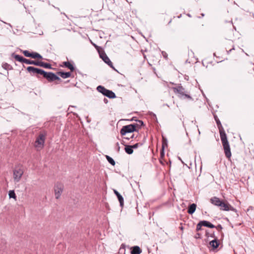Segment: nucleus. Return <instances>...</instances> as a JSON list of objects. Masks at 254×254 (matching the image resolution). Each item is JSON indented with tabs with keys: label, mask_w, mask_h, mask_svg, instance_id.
Instances as JSON below:
<instances>
[{
	"label": "nucleus",
	"mask_w": 254,
	"mask_h": 254,
	"mask_svg": "<svg viewBox=\"0 0 254 254\" xmlns=\"http://www.w3.org/2000/svg\"><path fill=\"white\" fill-rule=\"evenodd\" d=\"M27 70L31 75H36L38 78L39 77V75H42L49 82H53L55 80H61V78L59 76L52 72H46L42 69L34 66H28L27 67Z\"/></svg>",
	"instance_id": "nucleus-1"
},
{
	"label": "nucleus",
	"mask_w": 254,
	"mask_h": 254,
	"mask_svg": "<svg viewBox=\"0 0 254 254\" xmlns=\"http://www.w3.org/2000/svg\"><path fill=\"white\" fill-rule=\"evenodd\" d=\"M215 120L216 121L217 126L219 129L220 136L224 150V153L227 158H230L231 156V152L230 150V145L227 139V135L222 128L221 122L216 117H215Z\"/></svg>",
	"instance_id": "nucleus-2"
},
{
	"label": "nucleus",
	"mask_w": 254,
	"mask_h": 254,
	"mask_svg": "<svg viewBox=\"0 0 254 254\" xmlns=\"http://www.w3.org/2000/svg\"><path fill=\"white\" fill-rule=\"evenodd\" d=\"M11 56L15 59V60L19 62L25 63L28 64H34L37 66L43 67L44 68L51 69L52 68L51 64L42 61H32L29 59H25L23 57L12 53Z\"/></svg>",
	"instance_id": "nucleus-3"
},
{
	"label": "nucleus",
	"mask_w": 254,
	"mask_h": 254,
	"mask_svg": "<svg viewBox=\"0 0 254 254\" xmlns=\"http://www.w3.org/2000/svg\"><path fill=\"white\" fill-rule=\"evenodd\" d=\"M210 202L213 205L220 207V209L223 211H232L236 212V209L232 206L229 203L225 202L221 200L220 198L216 196L212 197L210 198Z\"/></svg>",
	"instance_id": "nucleus-4"
},
{
	"label": "nucleus",
	"mask_w": 254,
	"mask_h": 254,
	"mask_svg": "<svg viewBox=\"0 0 254 254\" xmlns=\"http://www.w3.org/2000/svg\"><path fill=\"white\" fill-rule=\"evenodd\" d=\"M136 130V125L130 124L123 126L120 130V133L122 135H125L127 133H131Z\"/></svg>",
	"instance_id": "nucleus-5"
},
{
	"label": "nucleus",
	"mask_w": 254,
	"mask_h": 254,
	"mask_svg": "<svg viewBox=\"0 0 254 254\" xmlns=\"http://www.w3.org/2000/svg\"><path fill=\"white\" fill-rule=\"evenodd\" d=\"M45 140V134L40 133L35 141L34 145L35 147L37 148H42L44 146Z\"/></svg>",
	"instance_id": "nucleus-6"
},
{
	"label": "nucleus",
	"mask_w": 254,
	"mask_h": 254,
	"mask_svg": "<svg viewBox=\"0 0 254 254\" xmlns=\"http://www.w3.org/2000/svg\"><path fill=\"white\" fill-rule=\"evenodd\" d=\"M23 174V170L20 168L17 167L14 169L13 170V179L15 183H18L19 182Z\"/></svg>",
	"instance_id": "nucleus-7"
},
{
	"label": "nucleus",
	"mask_w": 254,
	"mask_h": 254,
	"mask_svg": "<svg viewBox=\"0 0 254 254\" xmlns=\"http://www.w3.org/2000/svg\"><path fill=\"white\" fill-rule=\"evenodd\" d=\"M64 189V186L62 184L57 183L55 186V194L56 198L58 199L62 192Z\"/></svg>",
	"instance_id": "nucleus-8"
},
{
	"label": "nucleus",
	"mask_w": 254,
	"mask_h": 254,
	"mask_svg": "<svg viewBox=\"0 0 254 254\" xmlns=\"http://www.w3.org/2000/svg\"><path fill=\"white\" fill-rule=\"evenodd\" d=\"M100 57L103 60V61L106 64H107L110 67L113 68L114 69H115L113 66V63L104 52L100 53Z\"/></svg>",
	"instance_id": "nucleus-9"
},
{
	"label": "nucleus",
	"mask_w": 254,
	"mask_h": 254,
	"mask_svg": "<svg viewBox=\"0 0 254 254\" xmlns=\"http://www.w3.org/2000/svg\"><path fill=\"white\" fill-rule=\"evenodd\" d=\"M174 91L175 93L179 94L181 97H183L185 95V89L182 86H177L173 88Z\"/></svg>",
	"instance_id": "nucleus-10"
},
{
	"label": "nucleus",
	"mask_w": 254,
	"mask_h": 254,
	"mask_svg": "<svg viewBox=\"0 0 254 254\" xmlns=\"http://www.w3.org/2000/svg\"><path fill=\"white\" fill-rule=\"evenodd\" d=\"M162 136V151L161 152V157L164 156V150L166 147H167V139L163 135Z\"/></svg>",
	"instance_id": "nucleus-11"
},
{
	"label": "nucleus",
	"mask_w": 254,
	"mask_h": 254,
	"mask_svg": "<svg viewBox=\"0 0 254 254\" xmlns=\"http://www.w3.org/2000/svg\"><path fill=\"white\" fill-rule=\"evenodd\" d=\"M114 192L118 198V200L119 201L121 206L123 207V206L124 205V198H123V197L120 194V193L117 190H114Z\"/></svg>",
	"instance_id": "nucleus-12"
},
{
	"label": "nucleus",
	"mask_w": 254,
	"mask_h": 254,
	"mask_svg": "<svg viewBox=\"0 0 254 254\" xmlns=\"http://www.w3.org/2000/svg\"><path fill=\"white\" fill-rule=\"evenodd\" d=\"M110 99H114L116 97V94L112 91L107 89L104 95Z\"/></svg>",
	"instance_id": "nucleus-13"
},
{
	"label": "nucleus",
	"mask_w": 254,
	"mask_h": 254,
	"mask_svg": "<svg viewBox=\"0 0 254 254\" xmlns=\"http://www.w3.org/2000/svg\"><path fill=\"white\" fill-rule=\"evenodd\" d=\"M209 245L211 247L213 248V249H215L218 247L219 245V242L218 240L215 238L214 240L209 242Z\"/></svg>",
	"instance_id": "nucleus-14"
},
{
	"label": "nucleus",
	"mask_w": 254,
	"mask_h": 254,
	"mask_svg": "<svg viewBox=\"0 0 254 254\" xmlns=\"http://www.w3.org/2000/svg\"><path fill=\"white\" fill-rule=\"evenodd\" d=\"M57 73L61 77L64 79L69 77L71 76V73L70 72L59 71Z\"/></svg>",
	"instance_id": "nucleus-15"
},
{
	"label": "nucleus",
	"mask_w": 254,
	"mask_h": 254,
	"mask_svg": "<svg viewBox=\"0 0 254 254\" xmlns=\"http://www.w3.org/2000/svg\"><path fill=\"white\" fill-rule=\"evenodd\" d=\"M63 64L64 66L69 69L71 71H73L75 69L73 64L69 62H64Z\"/></svg>",
	"instance_id": "nucleus-16"
},
{
	"label": "nucleus",
	"mask_w": 254,
	"mask_h": 254,
	"mask_svg": "<svg viewBox=\"0 0 254 254\" xmlns=\"http://www.w3.org/2000/svg\"><path fill=\"white\" fill-rule=\"evenodd\" d=\"M196 205L195 203L190 204L188 209V212L190 214H192L195 211Z\"/></svg>",
	"instance_id": "nucleus-17"
},
{
	"label": "nucleus",
	"mask_w": 254,
	"mask_h": 254,
	"mask_svg": "<svg viewBox=\"0 0 254 254\" xmlns=\"http://www.w3.org/2000/svg\"><path fill=\"white\" fill-rule=\"evenodd\" d=\"M200 222H201L202 226H205V227H207L210 228H215V226L208 221L202 220V221H200Z\"/></svg>",
	"instance_id": "nucleus-18"
},
{
	"label": "nucleus",
	"mask_w": 254,
	"mask_h": 254,
	"mask_svg": "<svg viewBox=\"0 0 254 254\" xmlns=\"http://www.w3.org/2000/svg\"><path fill=\"white\" fill-rule=\"evenodd\" d=\"M141 253V250L138 246H134L132 248L131 254H140Z\"/></svg>",
	"instance_id": "nucleus-19"
},
{
	"label": "nucleus",
	"mask_w": 254,
	"mask_h": 254,
	"mask_svg": "<svg viewBox=\"0 0 254 254\" xmlns=\"http://www.w3.org/2000/svg\"><path fill=\"white\" fill-rule=\"evenodd\" d=\"M125 150L128 154H131L133 152L131 145H125Z\"/></svg>",
	"instance_id": "nucleus-20"
},
{
	"label": "nucleus",
	"mask_w": 254,
	"mask_h": 254,
	"mask_svg": "<svg viewBox=\"0 0 254 254\" xmlns=\"http://www.w3.org/2000/svg\"><path fill=\"white\" fill-rule=\"evenodd\" d=\"M107 90V89L105 88L104 86L102 85H99L97 87V90L99 92L101 93L103 95H104Z\"/></svg>",
	"instance_id": "nucleus-21"
},
{
	"label": "nucleus",
	"mask_w": 254,
	"mask_h": 254,
	"mask_svg": "<svg viewBox=\"0 0 254 254\" xmlns=\"http://www.w3.org/2000/svg\"><path fill=\"white\" fill-rule=\"evenodd\" d=\"M31 58L34 59L37 58L40 59H42L43 58L42 56L40 54L36 52L32 53Z\"/></svg>",
	"instance_id": "nucleus-22"
},
{
	"label": "nucleus",
	"mask_w": 254,
	"mask_h": 254,
	"mask_svg": "<svg viewBox=\"0 0 254 254\" xmlns=\"http://www.w3.org/2000/svg\"><path fill=\"white\" fill-rule=\"evenodd\" d=\"M106 159L109 162V163H110L113 166H114L115 165V161L114 160V159L110 157L109 156L107 155L106 156Z\"/></svg>",
	"instance_id": "nucleus-23"
},
{
	"label": "nucleus",
	"mask_w": 254,
	"mask_h": 254,
	"mask_svg": "<svg viewBox=\"0 0 254 254\" xmlns=\"http://www.w3.org/2000/svg\"><path fill=\"white\" fill-rule=\"evenodd\" d=\"M10 198H16V196L13 190H10L8 193Z\"/></svg>",
	"instance_id": "nucleus-24"
},
{
	"label": "nucleus",
	"mask_w": 254,
	"mask_h": 254,
	"mask_svg": "<svg viewBox=\"0 0 254 254\" xmlns=\"http://www.w3.org/2000/svg\"><path fill=\"white\" fill-rule=\"evenodd\" d=\"M23 54L26 57H32V53H30L28 51L25 50L23 51Z\"/></svg>",
	"instance_id": "nucleus-25"
},
{
	"label": "nucleus",
	"mask_w": 254,
	"mask_h": 254,
	"mask_svg": "<svg viewBox=\"0 0 254 254\" xmlns=\"http://www.w3.org/2000/svg\"><path fill=\"white\" fill-rule=\"evenodd\" d=\"M150 116L152 121L157 122V118L156 115L154 113H151Z\"/></svg>",
	"instance_id": "nucleus-26"
},
{
	"label": "nucleus",
	"mask_w": 254,
	"mask_h": 254,
	"mask_svg": "<svg viewBox=\"0 0 254 254\" xmlns=\"http://www.w3.org/2000/svg\"><path fill=\"white\" fill-rule=\"evenodd\" d=\"M142 144H143L142 143H137L133 145H131V147H132V149H136V148H138L139 146H142Z\"/></svg>",
	"instance_id": "nucleus-27"
},
{
	"label": "nucleus",
	"mask_w": 254,
	"mask_h": 254,
	"mask_svg": "<svg viewBox=\"0 0 254 254\" xmlns=\"http://www.w3.org/2000/svg\"><path fill=\"white\" fill-rule=\"evenodd\" d=\"M202 226V225L200 221H199V222L196 225V230L197 231H200L201 229Z\"/></svg>",
	"instance_id": "nucleus-28"
},
{
	"label": "nucleus",
	"mask_w": 254,
	"mask_h": 254,
	"mask_svg": "<svg viewBox=\"0 0 254 254\" xmlns=\"http://www.w3.org/2000/svg\"><path fill=\"white\" fill-rule=\"evenodd\" d=\"M116 150H117V152H119L120 150V147L119 142H117L116 144Z\"/></svg>",
	"instance_id": "nucleus-29"
},
{
	"label": "nucleus",
	"mask_w": 254,
	"mask_h": 254,
	"mask_svg": "<svg viewBox=\"0 0 254 254\" xmlns=\"http://www.w3.org/2000/svg\"><path fill=\"white\" fill-rule=\"evenodd\" d=\"M162 56H163V57L165 59H167L168 55H167V54L165 52L162 51Z\"/></svg>",
	"instance_id": "nucleus-30"
},
{
	"label": "nucleus",
	"mask_w": 254,
	"mask_h": 254,
	"mask_svg": "<svg viewBox=\"0 0 254 254\" xmlns=\"http://www.w3.org/2000/svg\"><path fill=\"white\" fill-rule=\"evenodd\" d=\"M215 228L219 231L223 229L222 225L220 224L218 225L217 226H215Z\"/></svg>",
	"instance_id": "nucleus-31"
},
{
	"label": "nucleus",
	"mask_w": 254,
	"mask_h": 254,
	"mask_svg": "<svg viewBox=\"0 0 254 254\" xmlns=\"http://www.w3.org/2000/svg\"><path fill=\"white\" fill-rule=\"evenodd\" d=\"M183 97L187 98L190 100H191L192 99V98L188 94H185V95H184Z\"/></svg>",
	"instance_id": "nucleus-32"
},
{
	"label": "nucleus",
	"mask_w": 254,
	"mask_h": 254,
	"mask_svg": "<svg viewBox=\"0 0 254 254\" xmlns=\"http://www.w3.org/2000/svg\"><path fill=\"white\" fill-rule=\"evenodd\" d=\"M9 66H10V65H9L8 64H4V65H3V67L5 69H8V68H9Z\"/></svg>",
	"instance_id": "nucleus-33"
},
{
	"label": "nucleus",
	"mask_w": 254,
	"mask_h": 254,
	"mask_svg": "<svg viewBox=\"0 0 254 254\" xmlns=\"http://www.w3.org/2000/svg\"><path fill=\"white\" fill-rule=\"evenodd\" d=\"M103 102L105 104H107L108 103V100L106 99V98H104L103 99Z\"/></svg>",
	"instance_id": "nucleus-34"
},
{
	"label": "nucleus",
	"mask_w": 254,
	"mask_h": 254,
	"mask_svg": "<svg viewBox=\"0 0 254 254\" xmlns=\"http://www.w3.org/2000/svg\"><path fill=\"white\" fill-rule=\"evenodd\" d=\"M197 236H195V238H199V233H197Z\"/></svg>",
	"instance_id": "nucleus-35"
},
{
	"label": "nucleus",
	"mask_w": 254,
	"mask_h": 254,
	"mask_svg": "<svg viewBox=\"0 0 254 254\" xmlns=\"http://www.w3.org/2000/svg\"><path fill=\"white\" fill-rule=\"evenodd\" d=\"M233 50H234V48H233L232 49H230L229 51H228V53L231 52Z\"/></svg>",
	"instance_id": "nucleus-36"
},
{
	"label": "nucleus",
	"mask_w": 254,
	"mask_h": 254,
	"mask_svg": "<svg viewBox=\"0 0 254 254\" xmlns=\"http://www.w3.org/2000/svg\"><path fill=\"white\" fill-rule=\"evenodd\" d=\"M92 43L93 45L95 47H97V46H96V44H94V43Z\"/></svg>",
	"instance_id": "nucleus-37"
},
{
	"label": "nucleus",
	"mask_w": 254,
	"mask_h": 254,
	"mask_svg": "<svg viewBox=\"0 0 254 254\" xmlns=\"http://www.w3.org/2000/svg\"><path fill=\"white\" fill-rule=\"evenodd\" d=\"M139 122L140 123V124H143V122L142 121H139Z\"/></svg>",
	"instance_id": "nucleus-38"
},
{
	"label": "nucleus",
	"mask_w": 254,
	"mask_h": 254,
	"mask_svg": "<svg viewBox=\"0 0 254 254\" xmlns=\"http://www.w3.org/2000/svg\"><path fill=\"white\" fill-rule=\"evenodd\" d=\"M130 138H133V135H131V136H130Z\"/></svg>",
	"instance_id": "nucleus-39"
},
{
	"label": "nucleus",
	"mask_w": 254,
	"mask_h": 254,
	"mask_svg": "<svg viewBox=\"0 0 254 254\" xmlns=\"http://www.w3.org/2000/svg\"><path fill=\"white\" fill-rule=\"evenodd\" d=\"M125 138L127 139H129V137H126Z\"/></svg>",
	"instance_id": "nucleus-40"
},
{
	"label": "nucleus",
	"mask_w": 254,
	"mask_h": 254,
	"mask_svg": "<svg viewBox=\"0 0 254 254\" xmlns=\"http://www.w3.org/2000/svg\"><path fill=\"white\" fill-rule=\"evenodd\" d=\"M181 161L182 162V163H184V162H183L182 160H181Z\"/></svg>",
	"instance_id": "nucleus-41"
},
{
	"label": "nucleus",
	"mask_w": 254,
	"mask_h": 254,
	"mask_svg": "<svg viewBox=\"0 0 254 254\" xmlns=\"http://www.w3.org/2000/svg\"><path fill=\"white\" fill-rule=\"evenodd\" d=\"M181 161L182 162V163H184V162H183L182 160H181Z\"/></svg>",
	"instance_id": "nucleus-42"
},
{
	"label": "nucleus",
	"mask_w": 254,
	"mask_h": 254,
	"mask_svg": "<svg viewBox=\"0 0 254 254\" xmlns=\"http://www.w3.org/2000/svg\"><path fill=\"white\" fill-rule=\"evenodd\" d=\"M181 161L182 162V163H184V162H183L182 160H181Z\"/></svg>",
	"instance_id": "nucleus-43"
},
{
	"label": "nucleus",
	"mask_w": 254,
	"mask_h": 254,
	"mask_svg": "<svg viewBox=\"0 0 254 254\" xmlns=\"http://www.w3.org/2000/svg\"><path fill=\"white\" fill-rule=\"evenodd\" d=\"M213 235H214V234H213V235H212L211 237H213Z\"/></svg>",
	"instance_id": "nucleus-44"
},
{
	"label": "nucleus",
	"mask_w": 254,
	"mask_h": 254,
	"mask_svg": "<svg viewBox=\"0 0 254 254\" xmlns=\"http://www.w3.org/2000/svg\"><path fill=\"white\" fill-rule=\"evenodd\" d=\"M213 235H214V234H213V235H212L211 237H213Z\"/></svg>",
	"instance_id": "nucleus-45"
}]
</instances>
